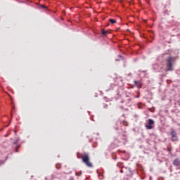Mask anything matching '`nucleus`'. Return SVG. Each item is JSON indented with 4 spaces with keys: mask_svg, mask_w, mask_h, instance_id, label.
<instances>
[{
    "mask_svg": "<svg viewBox=\"0 0 180 180\" xmlns=\"http://www.w3.org/2000/svg\"><path fill=\"white\" fill-rule=\"evenodd\" d=\"M120 143H122L123 144H126V143H127V136H126L124 134H120L117 137L114 138V143L116 147H117Z\"/></svg>",
    "mask_w": 180,
    "mask_h": 180,
    "instance_id": "nucleus-1",
    "label": "nucleus"
},
{
    "mask_svg": "<svg viewBox=\"0 0 180 180\" xmlns=\"http://www.w3.org/2000/svg\"><path fill=\"white\" fill-rule=\"evenodd\" d=\"M82 160L89 168H92V167H94L92 163L89 162V154L88 153H84V154L82 155Z\"/></svg>",
    "mask_w": 180,
    "mask_h": 180,
    "instance_id": "nucleus-2",
    "label": "nucleus"
},
{
    "mask_svg": "<svg viewBox=\"0 0 180 180\" xmlns=\"http://www.w3.org/2000/svg\"><path fill=\"white\" fill-rule=\"evenodd\" d=\"M167 71H172L174 68H172V64H174V61H175L174 57H169L167 60Z\"/></svg>",
    "mask_w": 180,
    "mask_h": 180,
    "instance_id": "nucleus-3",
    "label": "nucleus"
},
{
    "mask_svg": "<svg viewBox=\"0 0 180 180\" xmlns=\"http://www.w3.org/2000/svg\"><path fill=\"white\" fill-rule=\"evenodd\" d=\"M154 126V120L148 119V123L145 125L146 129L147 130H151V129H153Z\"/></svg>",
    "mask_w": 180,
    "mask_h": 180,
    "instance_id": "nucleus-4",
    "label": "nucleus"
},
{
    "mask_svg": "<svg viewBox=\"0 0 180 180\" xmlns=\"http://www.w3.org/2000/svg\"><path fill=\"white\" fill-rule=\"evenodd\" d=\"M170 135L172 136V141H178V137L176 136V132L175 130H172Z\"/></svg>",
    "mask_w": 180,
    "mask_h": 180,
    "instance_id": "nucleus-5",
    "label": "nucleus"
},
{
    "mask_svg": "<svg viewBox=\"0 0 180 180\" xmlns=\"http://www.w3.org/2000/svg\"><path fill=\"white\" fill-rule=\"evenodd\" d=\"M173 165H174V167H179L180 165V159L179 158H176L173 161Z\"/></svg>",
    "mask_w": 180,
    "mask_h": 180,
    "instance_id": "nucleus-6",
    "label": "nucleus"
},
{
    "mask_svg": "<svg viewBox=\"0 0 180 180\" xmlns=\"http://www.w3.org/2000/svg\"><path fill=\"white\" fill-rule=\"evenodd\" d=\"M120 124H122V122L117 121L116 125L118 127H115L116 130H119V129H120Z\"/></svg>",
    "mask_w": 180,
    "mask_h": 180,
    "instance_id": "nucleus-7",
    "label": "nucleus"
},
{
    "mask_svg": "<svg viewBox=\"0 0 180 180\" xmlns=\"http://www.w3.org/2000/svg\"><path fill=\"white\" fill-rule=\"evenodd\" d=\"M101 34H103V36H106V34H108V31H105V30H102Z\"/></svg>",
    "mask_w": 180,
    "mask_h": 180,
    "instance_id": "nucleus-8",
    "label": "nucleus"
},
{
    "mask_svg": "<svg viewBox=\"0 0 180 180\" xmlns=\"http://www.w3.org/2000/svg\"><path fill=\"white\" fill-rule=\"evenodd\" d=\"M110 23H112V25H115V23H116V20H115V19H110Z\"/></svg>",
    "mask_w": 180,
    "mask_h": 180,
    "instance_id": "nucleus-9",
    "label": "nucleus"
},
{
    "mask_svg": "<svg viewBox=\"0 0 180 180\" xmlns=\"http://www.w3.org/2000/svg\"><path fill=\"white\" fill-rule=\"evenodd\" d=\"M167 151H168L169 154H170V155H172V153L171 152V148H168Z\"/></svg>",
    "mask_w": 180,
    "mask_h": 180,
    "instance_id": "nucleus-10",
    "label": "nucleus"
},
{
    "mask_svg": "<svg viewBox=\"0 0 180 180\" xmlns=\"http://www.w3.org/2000/svg\"><path fill=\"white\" fill-rule=\"evenodd\" d=\"M19 141V140H15L14 142H13V144H18V142Z\"/></svg>",
    "mask_w": 180,
    "mask_h": 180,
    "instance_id": "nucleus-11",
    "label": "nucleus"
},
{
    "mask_svg": "<svg viewBox=\"0 0 180 180\" xmlns=\"http://www.w3.org/2000/svg\"><path fill=\"white\" fill-rule=\"evenodd\" d=\"M134 84H135V85H137L138 82H137V81H135V82H134Z\"/></svg>",
    "mask_w": 180,
    "mask_h": 180,
    "instance_id": "nucleus-12",
    "label": "nucleus"
},
{
    "mask_svg": "<svg viewBox=\"0 0 180 180\" xmlns=\"http://www.w3.org/2000/svg\"><path fill=\"white\" fill-rule=\"evenodd\" d=\"M41 7L46 8V6H44V5H42Z\"/></svg>",
    "mask_w": 180,
    "mask_h": 180,
    "instance_id": "nucleus-13",
    "label": "nucleus"
},
{
    "mask_svg": "<svg viewBox=\"0 0 180 180\" xmlns=\"http://www.w3.org/2000/svg\"><path fill=\"white\" fill-rule=\"evenodd\" d=\"M120 172H121L122 174H123V169H121V170H120Z\"/></svg>",
    "mask_w": 180,
    "mask_h": 180,
    "instance_id": "nucleus-14",
    "label": "nucleus"
},
{
    "mask_svg": "<svg viewBox=\"0 0 180 180\" xmlns=\"http://www.w3.org/2000/svg\"><path fill=\"white\" fill-rule=\"evenodd\" d=\"M1 164H4V162H2V161H1V162H0V165H1Z\"/></svg>",
    "mask_w": 180,
    "mask_h": 180,
    "instance_id": "nucleus-15",
    "label": "nucleus"
},
{
    "mask_svg": "<svg viewBox=\"0 0 180 180\" xmlns=\"http://www.w3.org/2000/svg\"><path fill=\"white\" fill-rule=\"evenodd\" d=\"M136 98H140V96H136Z\"/></svg>",
    "mask_w": 180,
    "mask_h": 180,
    "instance_id": "nucleus-16",
    "label": "nucleus"
},
{
    "mask_svg": "<svg viewBox=\"0 0 180 180\" xmlns=\"http://www.w3.org/2000/svg\"><path fill=\"white\" fill-rule=\"evenodd\" d=\"M15 153H18V149L15 150Z\"/></svg>",
    "mask_w": 180,
    "mask_h": 180,
    "instance_id": "nucleus-17",
    "label": "nucleus"
},
{
    "mask_svg": "<svg viewBox=\"0 0 180 180\" xmlns=\"http://www.w3.org/2000/svg\"><path fill=\"white\" fill-rule=\"evenodd\" d=\"M45 180H47V177H45Z\"/></svg>",
    "mask_w": 180,
    "mask_h": 180,
    "instance_id": "nucleus-18",
    "label": "nucleus"
},
{
    "mask_svg": "<svg viewBox=\"0 0 180 180\" xmlns=\"http://www.w3.org/2000/svg\"><path fill=\"white\" fill-rule=\"evenodd\" d=\"M119 57H122V56H121V55H119Z\"/></svg>",
    "mask_w": 180,
    "mask_h": 180,
    "instance_id": "nucleus-19",
    "label": "nucleus"
},
{
    "mask_svg": "<svg viewBox=\"0 0 180 180\" xmlns=\"http://www.w3.org/2000/svg\"><path fill=\"white\" fill-rule=\"evenodd\" d=\"M77 158H79V156H77Z\"/></svg>",
    "mask_w": 180,
    "mask_h": 180,
    "instance_id": "nucleus-20",
    "label": "nucleus"
},
{
    "mask_svg": "<svg viewBox=\"0 0 180 180\" xmlns=\"http://www.w3.org/2000/svg\"><path fill=\"white\" fill-rule=\"evenodd\" d=\"M76 175H78V173H76Z\"/></svg>",
    "mask_w": 180,
    "mask_h": 180,
    "instance_id": "nucleus-21",
    "label": "nucleus"
}]
</instances>
